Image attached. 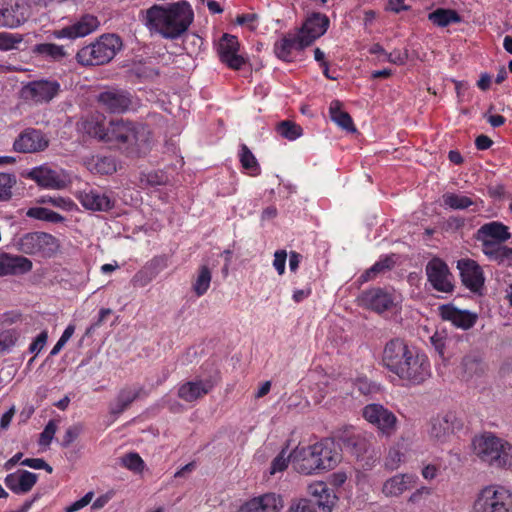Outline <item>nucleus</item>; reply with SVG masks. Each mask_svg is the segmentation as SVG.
Returning <instances> with one entry per match:
<instances>
[{
  "label": "nucleus",
  "instance_id": "1",
  "mask_svg": "<svg viewBox=\"0 0 512 512\" xmlns=\"http://www.w3.org/2000/svg\"><path fill=\"white\" fill-rule=\"evenodd\" d=\"M382 364L391 373L409 385L422 384L430 377L427 357L400 338L388 341L383 349Z\"/></svg>",
  "mask_w": 512,
  "mask_h": 512
},
{
  "label": "nucleus",
  "instance_id": "2",
  "mask_svg": "<svg viewBox=\"0 0 512 512\" xmlns=\"http://www.w3.org/2000/svg\"><path fill=\"white\" fill-rule=\"evenodd\" d=\"M140 20L150 32L159 33L165 39H176L185 33L194 19L190 4L186 1L167 6L154 4L140 11Z\"/></svg>",
  "mask_w": 512,
  "mask_h": 512
},
{
  "label": "nucleus",
  "instance_id": "3",
  "mask_svg": "<svg viewBox=\"0 0 512 512\" xmlns=\"http://www.w3.org/2000/svg\"><path fill=\"white\" fill-rule=\"evenodd\" d=\"M291 456L293 468L304 475L333 469L341 460L339 447L329 438L307 447H297Z\"/></svg>",
  "mask_w": 512,
  "mask_h": 512
},
{
  "label": "nucleus",
  "instance_id": "4",
  "mask_svg": "<svg viewBox=\"0 0 512 512\" xmlns=\"http://www.w3.org/2000/svg\"><path fill=\"white\" fill-rule=\"evenodd\" d=\"M151 134L148 128L137 122L124 119L108 123L106 143L123 150L130 156L146 154L150 147Z\"/></svg>",
  "mask_w": 512,
  "mask_h": 512
},
{
  "label": "nucleus",
  "instance_id": "5",
  "mask_svg": "<svg viewBox=\"0 0 512 512\" xmlns=\"http://www.w3.org/2000/svg\"><path fill=\"white\" fill-rule=\"evenodd\" d=\"M122 40L116 34H103L93 43L81 48L76 59L83 66L109 63L122 48Z\"/></svg>",
  "mask_w": 512,
  "mask_h": 512
},
{
  "label": "nucleus",
  "instance_id": "6",
  "mask_svg": "<svg viewBox=\"0 0 512 512\" xmlns=\"http://www.w3.org/2000/svg\"><path fill=\"white\" fill-rule=\"evenodd\" d=\"M475 512H512V492L501 485H488L477 495Z\"/></svg>",
  "mask_w": 512,
  "mask_h": 512
},
{
  "label": "nucleus",
  "instance_id": "7",
  "mask_svg": "<svg viewBox=\"0 0 512 512\" xmlns=\"http://www.w3.org/2000/svg\"><path fill=\"white\" fill-rule=\"evenodd\" d=\"M18 249L29 255L51 257L59 248L57 239L44 232H31L23 235L18 243Z\"/></svg>",
  "mask_w": 512,
  "mask_h": 512
},
{
  "label": "nucleus",
  "instance_id": "8",
  "mask_svg": "<svg viewBox=\"0 0 512 512\" xmlns=\"http://www.w3.org/2000/svg\"><path fill=\"white\" fill-rule=\"evenodd\" d=\"M362 416L371 425L377 428L378 433L391 437L397 430V417L381 404L372 403L362 409Z\"/></svg>",
  "mask_w": 512,
  "mask_h": 512
},
{
  "label": "nucleus",
  "instance_id": "9",
  "mask_svg": "<svg viewBox=\"0 0 512 512\" xmlns=\"http://www.w3.org/2000/svg\"><path fill=\"white\" fill-rule=\"evenodd\" d=\"M100 106L112 114H121L128 111L133 104L132 94L121 88H108L97 96Z\"/></svg>",
  "mask_w": 512,
  "mask_h": 512
},
{
  "label": "nucleus",
  "instance_id": "10",
  "mask_svg": "<svg viewBox=\"0 0 512 512\" xmlns=\"http://www.w3.org/2000/svg\"><path fill=\"white\" fill-rule=\"evenodd\" d=\"M425 272L432 287L440 292L451 293L454 289L453 275L447 264L440 258H432L426 265Z\"/></svg>",
  "mask_w": 512,
  "mask_h": 512
},
{
  "label": "nucleus",
  "instance_id": "11",
  "mask_svg": "<svg viewBox=\"0 0 512 512\" xmlns=\"http://www.w3.org/2000/svg\"><path fill=\"white\" fill-rule=\"evenodd\" d=\"M59 92L60 84L55 80L31 81L22 89L23 97L36 104L49 103Z\"/></svg>",
  "mask_w": 512,
  "mask_h": 512
},
{
  "label": "nucleus",
  "instance_id": "12",
  "mask_svg": "<svg viewBox=\"0 0 512 512\" xmlns=\"http://www.w3.org/2000/svg\"><path fill=\"white\" fill-rule=\"evenodd\" d=\"M463 285L474 293L480 292L484 286V274L480 265L473 259L463 258L457 261Z\"/></svg>",
  "mask_w": 512,
  "mask_h": 512
},
{
  "label": "nucleus",
  "instance_id": "13",
  "mask_svg": "<svg viewBox=\"0 0 512 512\" xmlns=\"http://www.w3.org/2000/svg\"><path fill=\"white\" fill-rule=\"evenodd\" d=\"M49 145L45 134L34 128H27L15 139L13 148L20 153H36L44 151Z\"/></svg>",
  "mask_w": 512,
  "mask_h": 512
},
{
  "label": "nucleus",
  "instance_id": "14",
  "mask_svg": "<svg viewBox=\"0 0 512 512\" xmlns=\"http://www.w3.org/2000/svg\"><path fill=\"white\" fill-rule=\"evenodd\" d=\"M357 301L361 307L382 313L392 308L394 296L382 288H372L363 291Z\"/></svg>",
  "mask_w": 512,
  "mask_h": 512
},
{
  "label": "nucleus",
  "instance_id": "15",
  "mask_svg": "<svg viewBox=\"0 0 512 512\" xmlns=\"http://www.w3.org/2000/svg\"><path fill=\"white\" fill-rule=\"evenodd\" d=\"M29 17L27 4L17 0H9L0 6V26L16 28L23 24Z\"/></svg>",
  "mask_w": 512,
  "mask_h": 512
},
{
  "label": "nucleus",
  "instance_id": "16",
  "mask_svg": "<svg viewBox=\"0 0 512 512\" xmlns=\"http://www.w3.org/2000/svg\"><path fill=\"white\" fill-rule=\"evenodd\" d=\"M510 237L508 227L497 221L482 225L476 233V239L482 244V251L493 248L494 245L502 244Z\"/></svg>",
  "mask_w": 512,
  "mask_h": 512
},
{
  "label": "nucleus",
  "instance_id": "17",
  "mask_svg": "<svg viewBox=\"0 0 512 512\" xmlns=\"http://www.w3.org/2000/svg\"><path fill=\"white\" fill-rule=\"evenodd\" d=\"M463 422L453 412L434 417L431 421L430 435L438 441H445L448 437L459 431Z\"/></svg>",
  "mask_w": 512,
  "mask_h": 512
},
{
  "label": "nucleus",
  "instance_id": "18",
  "mask_svg": "<svg viewBox=\"0 0 512 512\" xmlns=\"http://www.w3.org/2000/svg\"><path fill=\"white\" fill-rule=\"evenodd\" d=\"M239 42L236 36L223 34L218 45V54L221 62L229 68L239 70L244 64L245 59L238 54Z\"/></svg>",
  "mask_w": 512,
  "mask_h": 512
},
{
  "label": "nucleus",
  "instance_id": "19",
  "mask_svg": "<svg viewBox=\"0 0 512 512\" xmlns=\"http://www.w3.org/2000/svg\"><path fill=\"white\" fill-rule=\"evenodd\" d=\"M98 26L99 21L97 17L91 14H86L72 25L64 27L60 30L53 31L52 35L57 39H76L89 35L90 33L94 32Z\"/></svg>",
  "mask_w": 512,
  "mask_h": 512
},
{
  "label": "nucleus",
  "instance_id": "20",
  "mask_svg": "<svg viewBox=\"0 0 512 512\" xmlns=\"http://www.w3.org/2000/svg\"><path fill=\"white\" fill-rule=\"evenodd\" d=\"M328 27L329 18L325 14L313 13L306 19L298 34L301 37V43L311 45L327 31Z\"/></svg>",
  "mask_w": 512,
  "mask_h": 512
},
{
  "label": "nucleus",
  "instance_id": "21",
  "mask_svg": "<svg viewBox=\"0 0 512 512\" xmlns=\"http://www.w3.org/2000/svg\"><path fill=\"white\" fill-rule=\"evenodd\" d=\"M439 315L444 321L451 322L455 327L463 330L472 328L477 321V314L468 310H461L452 304H444L439 307Z\"/></svg>",
  "mask_w": 512,
  "mask_h": 512
},
{
  "label": "nucleus",
  "instance_id": "22",
  "mask_svg": "<svg viewBox=\"0 0 512 512\" xmlns=\"http://www.w3.org/2000/svg\"><path fill=\"white\" fill-rule=\"evenodd\" d=\"M282 507L283 500L280 495L266 493L246 501L238 512H279Z\"/></svg>",
  "mask_w": 512,
  "mask_h": 512
},
{
  "label": "nucleus",
  "instance_id": "23",
  "mask_svg": "<svg viewBox=\"0 0 512 512\" xmlns=\"http://www.w3.org/2000/svg\"><path fill=\"white\" fill-rule=\"evenodd\" d=\"M148 393L141 385L125 386L118 392L115 400L110 404V414L118 416L127 410L138 398L147 396Z\"/></svg>",
  "mask_w": 512,
  "mask_h": 512
},
{
  "label": "nucleus",
  "instance_id": "24",
  "mask_svg": "<svg viewBox=\"0 0 512 512\" xmlns=\"http://www.w3.org/2000/svg\"><path fill=\"white\" fill-rule=\"evenodd\" d=\"M76 198L85 209L91 211H108L114 207V202L108 195L93 188L78 191Z\"/></svg>",
  "mask_w": 512,
  "mask_h": 512
},
{
  "label": "nucleus",
  "instance_id": "25",
  "mask_svg": "<svg viewBox=\"0 0 512 512\" xmlns=\"http://www.w3.org/2000/svg\"><path fill=\"white\" fill-rule=\"evenodd\" d=\"M501 447L500 438L490 432L475 436L472 440L474 454L487 464L492 459H497L493 453Z\"/></svg>",
  "mask_w": 512,
  "mask_h": 512
},
{
  "label": "nucleus",
  "instance_id": "26",
  "mask_svg": "<svg viewBox=\"0 0 512 512\" xmlns=\"http://www.w3.org/2000/svg\"><path fill=\"white\" fill-rule=\"evenodd\" d=\"M37 480V474L27 470H18L8 474L4 479V483L13 493L23 495L32 490Z\"/></svg>",
  "mask_w": 512,
  "mask_h": 512
},
{
  "label": "nucleus",
  "instance_id": "27",
  "mask_svg": "<svg viewBox=\"0 0 512 512\" xmlns=\"http://www.w3.org/2000/svg\"><path fill=\"white\" fill-rule=\"evenodd\" d=\"M28 177L45 188L61 189L66 185L64 178L56 170L48 166L33 168L28 173Z\"/></svg>",
  "mask_w": 512,
  "mask_h": 512
},
{
  "label": "nucleus",
  "instance_id": "28",
  "mask_svg": "<svg viewBox=\"0 0 512 512\" xmlns=\"http://www.w3.org/2000/svg\"><path fill=\"white\" fill-rule=\"evenodd\" d=\"M212 388L210 380L187 381L179 386L177 396L185 402H194L208 394Z\"/></svg>",
  "mask_w": 512,
  "mask_h": 512
},
{
  "label": "nucleus",
  "instance_id": "29",
  "mask_svg": "<svg viewBox=\"0 0 512 512\" xmlns=\"http://www.w3.org/2000/svg\"><path fill=\"white\" fill-rule=\"evenodd\" d=\"M32 269V262L24 256H10L0 254V277L6 275H20Z\"/></svg>",
  "mask_w": 512,
  "mask_h": 512
},
{
  "label": "nucleus",
  "instance_id": "30",
  "mask_svg": "<svg viewBox=\"0 0 512 512\" xmlns=\"http://www.w3.org/2000/svg\"><path fill=\"white\" fill-rule=\"evenodd\" d=\"M340 440L343 448L356 457L364 455L371 447L370 440L362 433H344Z\"/></svg>",
  "mask_w": 512,
  "mask_h": 512
},
{
  "label": "nucleus",
  "instance_id": "31",
  "mask_svg": "<svg viewBox=\"0 0 512 512\" xmlns=\"http://www.w3.org/2000/svg\"><path fill=\"white\" fill-rule=\"evenodd\" d=\"M308 493L317 498H325L324 502L319 505V512H332L333 507L336 504L337 496L329 489L324 482H315L308 486Z\"/></svg>",
  "mask_w": 512,
  "mask_h": 512
},
{
  "label": "nucleus",
  "instance_id": "32",
  "mask_svg": "<svg viewBox=\"0 0 512 512\" xmlns=\"http://www.w3.org/2000/svg\"><path fill=\"white\" fill-rule=\"evenodd\" d=\"M414 476L409 474H399L385 481L382 491L386 496L396 497L406 490L412 488Z\"/></svg>",
  "mask_w": 512,
  "mask_h": 512
},
{
  "label": "nucleus",
  "instance_id": "33",
  "mask_svg": "<svg viewBox=\"0 0 512 512\" xmlns=\"http://www.w3.org/2000/svg\"><path fill=\"white\" fill-rule=\"evenodd\" d=\"M307 45L301 43V37L297 35H288L277 41L274 45L276 56L284 61H290L291 53L294 49L302 50Z\"/></svg>",
  "mask_w": 512,
  "mask_h": 512
},
{
  "label": "nucleus",
  "instance_id": "34",
  "mask_svg": "<svg viewBox=\"0 0 512 512\" xmlns=\"http://www.w3.org/2000/svg\"><path fill=\"white\" fill-rule=\"evenodd\" d=\"M342 104L339 100H333L330 103L329 114L331 120L343 130L354 133L356 128L354 126L351 116L341 109Z\"/></svg>",
  "mask_w": 512,
  "mask_h": 512
},
{
  "label": "nucleus",
  "instance_id": "35",
  "mask_svg": "<svg viewBox=\"0 0 512 512\" xmlns=\"http://www.w3.org/2000/svg\"><path fill=\"white\" fill-rule=\"evenodd\" d=\"M85 163L88 169L94 173L108 175L116 171V164L111 157L93 156Z\"/></svg>",
  "mask_w": 512,
  "mask_h": 512
},
{
  "label": "nucleus",
  "instance_id": "36",
  "mask_svg": "<svg viewBox=\"0 0 512 512\" xmlns=\"http://www.w3.org/2000/svg\"><path fill=\"white\" fill-rule=\"evenodd\" d=\"M428 18L433 24L439 27H446L451 23L461 22V17L455 10L443 8H438L431 12Z\"/></svg>",
  "mask_w": 512,
  "mask_h": 512
},
{
  "label": "nucleus",
  "instance_id": "37",
  "mask_svg": "<svg viewBox=\"0 0 512 512\" xmlns=\"http://www.w3.org/2000/svg\"><path fill=\"white\" fill-rule=\"evenodd\" d=\"M483 253L492 261L500 265H512V248L503 246L502 244L494 245L493 248L483 250Z\"/></svg>",
  "mask_w": 512,
  "mask_h": 512
},
{
  "label": "nucleus",
  "instance_id": "38",
  "mask_svg": "<svg viewBox=\"0 0 512 512\" xmlns=\"http://www.w3.org/2000/svg\"><path fill=\"white\" fill-rule=\"evenodd\" d=\"M81 129L87 135L106 142L108 125H105L102 121L95 118L86 119L81 123Z\"/></svg>",
  "mask_w": 512,
  "mask_h": 512
},
{
  "label": "nucleus",
  "instance_id": "39",
  "mask_svg": "<svg viewBox=\"0 0 512 512\" xmlns=\"http://www.w3.org/2000/svg\"><path fill=\"white\" fill-rule=\"evenodd\" d=\"M500 449H496L493 455L497 459H492L488 464L497 468H504L512 466V446L507 441L500 438Z\"/></svg>",
  "mask_w": 512,
  "mask_h": 512
},
{
  "label": "nucleus",
  "instance_id": "40",
  "mask_svg": "<svg viewBox=\"0 0 512 512\" xmlns=\"http://www.w3.org/2000/svg\"><path fill=\"white\" fill-rule=\"evenodd\" d=\"M212 279V274L208 266L202 265L198 269L197 276L192 284V290L194 293L201 297L209 289Z\"/></svg>",
  "mask_w": 512,
  "mask_h": 512
},
{
  "label": "nucleus",
  "instance_id": "41",
  "mask_svg": "<svg viewBox=\"0 0 512 512\" xmlns=\"http://www.w3.org/2000/svg\"><path fill=\"white\" fill-rule=\"evenodd\" d=\"M462 370L468 377L479 374L483 371V360L479 353L467 354L461 362Z\"/></svg>",
  "mask_w": 512,
  "mask_h": 512
},
{
  "label": "nucleus",
  "instance_id": "42",
  "mask_svg": "<svg viewBox=\"0 0 512 512\" xmlns=\"http://www.w3.org/2000/svg\"><path fill=\"white\" fill-rule=\"evenodd\" d=\"M26 215L30 218L43 220L51 223H60L64 221V217L60 215L59 213L52 211L48 208L44 207H33L30 208Z\"/></svg>",
  "mask_w": 512,
  "mask_h": 512
},
{
  "label": "nucleus",
  "instance_id": "43",
  "mask_svg": "<svg viewBox=\"0 0 512 512\" xmlns=\"http://www.w3.org/2000/svg\"><path fill=\"white\" fill-rule=\"evenodd\" d=\"M442 199L445 206L454 210H464L474 204L471 198L455 193H445Z\"/></svg>",
  "mask_w": 512,
  "mask_h": 512
},
{
  "label": "nucleus",
  "instance_id": "44",
  "mask_svg": "<svg viewBox=\"0 0 512 512\" xmlns=\"http://www.w3.org/2000/svg\"><path fill=\"white\" fill-rule=\"evenodd\" d=\"M34 52L49 57L53 60H61L66 56L63 46L54 43H41L34 47Z\"/></svg>",
  "mask_w": 512,
  "mask_h": 512
},
{
  "label": "nucleus",
  "instance_id": "45",
  "mask_svg": "<svg viewBox=\"0 0 512 512\" xmlns=\"http://www.w3.org/2000/svg\"><path fill=\"white\" fill-rule=\"evenodd\" d=\"M20 332L15 329H6L0 332V355L8 353L17 344Z\"/></svg>",
  "mask_w": 512,
  "mask_h": 512
},
{
  "label": "nucleus",
  "instance_id": "46",
  "mask_svg": "<svg viewBox=\"0 0 512 512\" xmlns=\"http://www.w3.org/2000/svg\"><path fill=\"white\" fill-rule=\"evenodd\" d=\"M277 132L284 138L293 141L299 138L303 130L301 126L290 120L281 121L277 125Z\"/></svg>",
  "mask_w": 512,
  "mask_h": 512
},
{
  "label": "nucleus",
  "instance_id": "47",
  "mask_svg": "<svg viewBox=\"0 0 512 512\" xmlns=\"http://www.w3.org/2000/svg\"><path fill=\"white\" fill-rule=\"evenodd\" d=\"M240 162L242 167L248 170L251 175H257L259 173V164L253 153L245 144L241 146Z\"/></svg>",
  "mask_w": 512,
  "mask_h": 512
},
{
  "label": "nucleus",
  "instance_id": "48",
  "mask_svg": "<svg viewBox=\"0 0 512 512\" xmlns=\"http://www.w3.org/2000/svg\"><path fill=\"white\" fill-rule=\"evenodd\" d=\"M16 184V177L9 173H0V201L9 200L12 188Z\"/></svg>",
  "mask_w": 512,
  "mask_h": 512
},
{
  "label": "nucleus",
  "instance_id": "49",
  "mask_svg": "<svg viewBox=\"0 0 512 512\" xmlns=\"http://www.w3.org/2000/svg\"><path fill=\"white\" fill-rule=\"evenodd\" d=\"M129 73L132 76H135L142 80L153 79L159 75V71L156 68L142 64V63L134 65L129 70Z\"/></svg>",
  "mask_w": 512,
  "mask_h": 512
},
{
  "label": "nucleus",
  "instance_id": "50",
  "mask_svg": "<svg viewBox=\"0 0 512 512\" xmlns=\"http://www.w3.org/2000/svg\"><path fill=\"white\" fill-rule=\"evenodd\" d=\"M121 464L135 473L142 472L145 465L144 461L139 456V454L134 452L128 453L125 456H123L121 458Z\"/></svg>",
  "mask_w": 512,
  "mask_h": 512
},
{
  "label": "nucleus",
  "instance_id": "51",
  "mask_svg": "<svg viewBox=\"0 0 512 512\" xmlns=\"http://www.w3.org/2000/svg\"><path fill=\"white\" fill-rule=\"evenodd\" d=\"M292 462V456L291 453L287 455L286 449H283L271 462L270 466V474L274 475L278 472L284 471L287 467L289 462Z\"/></svg>",
  "mask_w": 512,
  "mask_h": 512
},
{
  "label": "nucleus",
  "instance_id": "52",
  "mask_svg": "<svg viewBox=\"0 0 512 512\" xmlns=\"http://www.w3.org/2000/svg\"><path fill=\"white\" fill-rule=\"evenodd\" d=\"M23 41V37L20 34H11L7 32L0 33V50L8 51L15 49L17 44Z\"/></svg>",
  "mask_w": 512,
  "mask_h": 512
},
{
  "label": "nucleus",
  "instance_id": "53",
  "mask_svg": "<svg viewBox=\"0 0 512 512\" xmlns=\"http://www.w3.org/2000/svg\"><path fill=\"white\" fill-rule=\"evenodd\" d=\"M57 430V425L53 420H50L42 433L40 434L39 444L41 446H47L50 444Z\"/></svg>",
  "mask_w": 512,
  "mask_h": 512
},
{
  "label": "nucleus",
  "instance_id": "54",
  "mask_svg": "<svg viewBox=\"0 0 512 512\" xmlns=\"http://www.w3.org/2000/svg\"><path fill=\"white\" fill-rule=\"evenodd\" d=\"M83 427L81 424H75L67 428L65 435L63 437L61 446L68 447L71 443H73L81 434Z\"/></svg>",
  "mask_w": 512,
  "mask_h": 512
},
{
  "label": "nucleus",
  "instance_id": "55",
  "mask_svg": "<svg viewBox=\"0 0 512 512\" xmlns=\"http://www.w3.org/2000/svg\"><path fill=\"white\" fill-rule=\"evenodd\" d=\"M287 512H313L312 500L305 498L294 500Z\"/></svg>",
  "mask_w": 512,
  "mask_h": 512
},
{
  "label": "nucleus",
  "instance_id": "56",
  "mask_svg": "<svg viewBox=\"0 0 512 512\" xmlns=\"http://www.w3.org/2000/svg\"><path fill=\"white\" fill-rule=\"evenodd\" d=\"M21 464L33 469H44L48 473L53 471V468L42 458H26Z\"/></svg>",
  "mask_w": 512,
  "mask_h": 512
},
{
  "label": "nucleus",
  "instance_id": "57",
  "mask_svg": "<svg viewBox=\"0 0 512 512\" xmlns=\"http://www.w3.org/2000/svg\"><path fill=\"white\" fill-rule=\"evenodd\" d=\"M168 267V258L166 256L154 257L149 266L148 270L156 277V275Z\"/></svg>",
  "mask_w": 512,
  "mask_h": 512
},
{
  "label": "nucleus",
  "instance_id": "58",
  "mask_svg": "<svg viewBox=\"0 0 512 512\" xmlns=\"http://www.w3.org/2000/svg\"><path fill=\"white\" fill-rule=\"evenodd\" d=\"M42 203H50L51 205L55 206V207H60V208H63L65 210H71L72 207L74 206V203L69 200V199H65L63 197H48V198H42L41 200Z\"/></svg>",
  "mask_w": 512,
  "mask_h": 512
},
{
  "label": "nucleus",
  "instance_id": "59",
  "mask_svg": "<svg viewBox=\"0 0 512 512\" xmlns=\"http://www.w3.org/2000/svg\"><path fill=\"white\" fill-rule=\"evenodd\" d=\"M93 496H94V493L92 491L86 493L81 499H79V500L75 501L74 503H72L71 505L67 506L65 508V512H76V511L84 508L92 501Z\"/></svg>",
  "mask_w": 512,
  "mask_h": 512
},
{
  "label": "nucleus",
  "instance_id": "60",
  "mask_svg": "<svg viewBox=\"0 0 512 512\" xmlns=\"http://www.w3.org/2000/svg\"><path fill=\"white\" fill-rule=\"evenodd\" d=\"M286 258L287 252L285 250H277L274 253L273 266L279 275H282L285 272Z\"/></svg>",
  "mask_w": 512,
  "mask_h": 512
},
{
  "label": "nucleus",
  "instance_id": "61",
  "mask_svg": "<svg viewBox=\"0 0 512 512\" xmlns=\"http://www.w3.org/2000/svg\"><path fill=\"white\" fill-rule=\"evenodd\" d=\"M155 276L149 271H139L133 277L134 286L144 287L150 283Z\"/></svg>",
  "mask_w": 512,
  "mask_h": 512
},
{
  "label": "nucleus",
  "instance_id": "62",
  "mask_svg": "<svg viewBox=\"0 0 512 512\" xmlns=\"http://www.w3.org/2000/svg\"><path fill=\"white\" fill-rule=\"evenodd\" d=\"M48 339L47 331H42L29 346L30 353H39L45 346Z\"/></svg>",
  "mask_w": 512,
  "mask_h": 512
},
{
  "label": "nucleus",
  "instance_id": "63",
  "mask_svg": "<svg viewBox=\"0 0 512 512\" xmlns=\"http://www.w3.org/2000/svg\"><path fill=\"white\" fill-rule=\"evenodd\" d=\"M112 314V310L110 308H102L99 311L98 319L87 329L86 334H90L93 330L100 327L105 319Z\"/></svg>",
  "mask_w": 512,
  "mask_h": 512
},
{
  "label": "nucleus",
  "instance_id": "64",
  "mask_svg": "<svg viewBox=\"0 0 512 512\" xmlns=\"http://www.w3.org/2000/svg\"><path fill=\"white\" fill-rule=\"evenodd\" d=\"M408 58L407 53H401L400 51H393L391 53H387L386 59L390 63L403 65Z\"/></svg>",
  "mask_w": 512,
  "mask_h": 512
}]
</instances>
